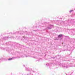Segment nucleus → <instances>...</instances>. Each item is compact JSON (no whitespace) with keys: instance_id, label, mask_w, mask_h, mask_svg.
Listing matches in <instances>:
<instances>
[{"instance_id":"f257e3e1","label":"nucleus","mask_w":75,"mask_h":75,"mask_svg":"<svg viewBox=\"0 0 75 75\" xmlns=\"http://www.w3.org/2000/svg\"><path fill=\"white\" fill-rule=\"evenodd\" d=\"M62 36V35H59V37H61Z\"/></svg>"},{"instance_id":"f03ea898","label":"nucleus","mask_w":75,"mask_h":75,"mask_svg":"<svg viewBox=\"0 0 75 75\" xmlns=\"http://www.w3.org/2000/svg\"><path fill=\"white\" fill-rule=\"evenodd\" d=\"M11 59H12V58H10V59H8V60H9V61H10V60H11Z\"/></svg>"},{"instance_id":"7ed1b4c3","label":"nucleus","mask_w":75,"mask_h":75,"mask_svg":"<svg viewBox=\"0 0 75 75\" xmlns=\"http://www.w3.org/2000/svg\"><path fill=\"white\" fill-rule=\"evenodd\" d=\"M72 11H73V10H71L70 11V13H71V12H72Z\"/></svg>"}]
</instances>
